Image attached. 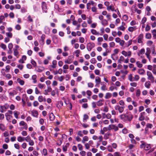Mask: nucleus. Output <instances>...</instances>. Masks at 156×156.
<instances>
[{
    "instance_id": "13",
    "label": "nucleus",
    "mask_w": 156,
    "mask_h": 156,
    "mask_svg": "<svg viewBox=\"0 0 156 156\" xmlns=\"http://www.w3.org/2000/svg\"><path fill=\"white\" fill-rule=\"evenodd\" d=\"M104 100L103 99L100 100L97 102V105L98 106H102L104 103Z\"/></svg>"
},
{
    "instance_id": "4",
    "label": "nucleus",
    "mask_w": 156,
    "mask_h": 156,
    "mask_svg": "<svg viewBox=\"0 0 156 156\" xmlns=\"http://www.w3.org/2000/svg\"><path fill=\"white\" fill-rule=\"evenodd\" d=\"M95 46L94 43L90 42L88 43L87 44V48L88 51H90Z\"/></svg>"
},
{
    "instance_id": "31",
    "label": "nucleus",
    "mask_w": 156,
    "mask_h": 156,
    "mask_svg": "<svg viewBox=\"0 0 156 156\" xmlns=\"http://www.w3.org/2000/svg\"><path fill=\"white\" fill-rule=\"evenodd\" d=\"M91 32L92 34L94 35H99V33L97 32L94 29H91Z\"/></svg>"
},
{
    "instance_id": "23",
    "label": "nucleus",
    "mask_w": 156,
    "mask_h": 156,
    "mask_svg": "<svg viewBox=\"0 0 156 156\" xmlns=\"http://www.w3.org/2000/svg\"><path fill=\"white\" fill-rule=\"evenodd\" d=\"M45 33L46 34H48L50 32V29L47 26H45L44 27Z\"/></svg>"
},
{
    "instance_id": "17",
    "label": "nucleus",
    "mask_w": 156,
    "mask_h": 156,
    "mask_svg": "<svg viewBox=\"0 0 156 156\" xmlns=\"http://www.w3.org/2000/svg\"><path fill=\"white\" fill-rule=\"evenodd\" d=\"M107 9L108 11L111 10L112 11H113L114 10V7L113 5L112 4L109 6H108L107 7Z\"/></svg>"
},
{
    "instance_id": "47",
    "label": "nucleus",
    "mask_w": 156,
    "mask_h": 156,
    "mask_svg": "<svg viewBox=\"0 0 156 156\" xmlns=\"http://www.w3.org/2000/svg\"><path fill=\"white\" fill-rule=\"evenodd\" d=\"M38 100L40 102H41L44 100L43 96L41 95L38 98Z\"/></svg>"
},
{
    "instance_id": "64",
    "label": "nucleus",
    "mask_w": 156,
    "mask_h": 156,
    "mask_svg": "<svg viewBox=\"0 0 156 156\" xmlns=\"http://www.w3.org/2000/svg\"><path fill=\"white\" fill-rule=\"evenodd\" d=\"M152 33L153 35V37L156 36V30L154 29L152 31Z\"/></svg>"
},
{
    "instance_id": "11",
    "label": "nucleus",
    "mask_w": 156,
    "mask_h": 156,
    "mask_svg": "<svg viewBox=\"0 0 156 156\" xmlns=\"http://www.w3.org/2000/svg\"><path fill=\"white\" fill-rule=\"evenodd\" d=\"M145 112H142L140 114V116L139 118V120L140 121H142L144 119V115Z\"/></svg>"
},
{
    "instance_id": "29",
    "label": "nucleus",
    "mask_w": 156,
    "mask_h": 156,
    "mask_svg": "<svg viewBox=\"0 0 156 156\" xmlns=\"http://www.w3.org/2000/svg\"><path fill=\"white\" fill-rule=\"evenodd\" d=\"M17 140L19 142H22L25 140L24 137L19 136L17 138Z\"/></svg>"
},
{
    "instance_id": "8",
    "label": "nucleus",
    "mask_w": 156,
    "mask_h": 156,
    "mask_svg": "<svg viewBox=\"0 0 156 156\" xmlns=\"http://www.w3.org/2000/svg\"><path fill=\"white\" fill-rule=\"evenodd\" d=\"M144 38V35L143 34H140L138 37V43H143L142 40Z\"/></svg>"
},
{
    "instance_id": "5",
    "label": "nucleus",
    "mask_w": 156,
    "mask_h": 156,
    "mask_svg": "<svg viewBox=\"0 0 156 156\" xmlns=\"http://www.w3.org/2000/svg\"><path fill=\"white\" fill-rule=\"evenodd\" d=\"M124 106H120L119 105H117L115 106V110H118L119 113H122L124 110Z\"/></svg>"
},
{
    "instance_id": "28",
    "label": "nucleus",
    "mask_w": 156,
    "mask_h": 156,
    "mask_svg": "<svg viewBox=\"0 0 156 156\" xmlns=\"http://www.w3.org/2000/svg\"><path fill=\"white\" fill-rule=\"evenodd\" d=\"M112 96V94L110 93H107L106 94L105 98L106 99L110 98Z\"/></svg>"
},
{
    "instance_id": "24",
    "label": "nucleus",
    "mask_w": 156,
    "mask_h": 156,
    "mask_svg": "<svg viewBox=\"0 0 156 156\" xmlns=\"http://www.w3.org/2000/svg\"><path fill=\"white\" fill-rule=\"evenodd\" d=\"M145 50L144 49L142 48L141 49L140 51H139L137 53L138 55L139 56H140L141 55L143 54L144 53Z\"/></svg>"
},
{
    "instance_id": "36",
    "label": "nucleus",
    "mask_w": 156,
    "mask_h": 156,
    "mask_svg": "<svg viewBox=\"0 0 156 156\" xmlns=\"http://www.w3.org/2000/svg\"><path fill=\"white\" fill-rule=\"evenodd\" d=\"M151 35L149 33H146L145 35V38L147 39H150L151 38Z\"/></svg>"
},
{
    "instance_id": "26",
    "label": "nucleus",
    "mask_w": 156,
    "mask_h": 156,
    "mask_svg": "<svg viewBox=\"0 0 156 156\" xmlns=\"http://www.w3.org/2000/svg\"><path fill=\"white\" fill-rule=\"evenodd\" d=\"M101 24L104 26L107 25H108V22L106 20H102L101 21Z\"/></svg>"
},
{
    "instance_id": "14",
    "label": "nucleus",
    "mask_w": 156,
    "mask_h": 156,
    "mask_svg": "<svg viewBox=\"0 0 156 156\" xmlns=\"http://www.w3.org/2000/svg\"><path fill=\"white\" fill-rule=\"evenodd\" d=\"M119 52L118 49H115L114 50V53L112 55H111V58L113 60H115L114 58H113V56L115 55V54H117Z\"/></svg>"
},
{
    "instance_id": "60",
    "label": "nucleus",
    "mask_w": 156,
    "mask_h": 156,
    "mask_svg": "<svg viewBox=\"0 0 156 156\" xmlns=\"http://www.w3.org/2000/svg\"><path fill=\"white\" fill-rule=\"evenodd\" d=\"M92 22V17L90 16L89 17L87 20V23L88 24H90Z\"/></svg>"
},
{
    "instance_id": "16",
    "label": "nucleus",
    "mask_w": 156,
    "mask_h": 156,
    "mask_svg": "<svg viewBox=\"0 0 156 156\" xmlns=\"http://www.w3.org/2000/svg\"><path fill=\"white\" fill-rule=\"evenodd\" d=\"M89 116L88 115L86 114H84L83 115V122H86L87 121V120L89 119Z\"/></svg>"
},
{
    "instance_id": "39",
    "label": "nucleus",
    "mask_w": 156,
    "mask_h": 156,
    "mask_svg": "<svg viewBox=\"0 0 156 156\" xmlns=\"http://www.w3.org/2000/svg\"><path fill=\"white\" fill-rule=\"evenodd\" d=\"M125 29V27L123 26H121L117 28L118 30H120L122 31H124Z\"/></svg>"
},
{
    "instance_id": "10",
    "label": "nucleus",
    "mask_w": 156,
    "mask_h": 156,
    "mask_svg": "<svg viewBox=\"0 0 156 156\" xmlns=\"http://www.w3.org/2000/svg\"><path fill=\"white\" fill-rule=\"evenodd\" d=\"M42 8L43 11L45 12H47V7L46 3L45 2L42 3Z\"/></svg>"
},
{
    "instance_id": "22",
    "label": "nucleus",
    "mask_w": 156,
    "mask_h": 156,
    "mask_svg": "<svg viewBox=\"0 0 156 156\" xmlns=\"http://www.w3.org/2000/svg\"><path fill=\"white\" fill-rule=\"evenodd\" d=\"M145 71L143 69H139L138 71V73L140 75H144L145 73Z\"/></svg>"
},
{
    "instance_id": "21",
    "label": "nucleus",
    "mask_w": 156,
    "mask_h": 156,
    "mask_svg": "<svg viewBox=\"0 0 156 156\" xmlns=\"http://www.w3.org/2000/svg\"><path fill=\"white\" fill-rule=\"evenodd\" d=\"M17 81L18 82L20 85H23L24 83V81L21 80L20 79L18 78L17 79Z\"/></svg>"
},
{
    "instance_id": "44",
    "label": "nucleus",
    "mask_w": 156,
    "mask_h": 156,
    "mask_svg": "<svg viewBox=\"0 0 156 156\" xmlns=\"http://www.w3.org/2000/svg\"><path fill=\"white\" fill-rule=\"evenodd\" d=\"M0 108H1L0 112L2 113H3L6 111L5 110L4 108L3 105H0Z\"/></svg>"
},
{
    "instance_id": "12",
    "label": "nucleus",
    "mask_w": 156,
    "mask_h": 156,
    "mask_svg": "<svg viewBox=\"0 0 156 156\" xmlns=\"http://www.w3.org/2000/svg\"><path fill=\"white\" fill-rule=\"evenodd\" d=\"M45 35L44 34H43L41 36V39L40 41V43L41 44H44V40L45 38Z\"/></svg>"
},
{
    "instance_id": "25",
    "label": "nucleus",
    "mask_w": 156,
    "mask_h": 156,
    "mask_svg": "<svg viewBox=\"0 0 156 156\" xmlns=\"http://www.w3.org/2000/svg\"><path fill=\"white\" fill-rule=\"evenodd\" d=\"M89 138L88 136H85L83 137V140L82 141V142L84 144L85 141H88Z\"/></svg>"
},
{
    "instance_id": "55",
    "label": "nucleus",
    "mask_w": 156,
    "mask_h": 156,
    "mask_svg": "<svg viewBox=\"0 0 156 156\" xmlns=\"http://www.w3.org/2000/svg\"><path fill=\"white\" fill-rule=\"evenodd\" d=\"M48 91L49 92H51L52 91V88L50 86H48L47 87V89L44 90V91Z\"/></svg>"
},
{
    "instance_id": "15",
    "label": "nucleus",
    "mask_w": 156,
    "mask_h": 156,
    "mask_svg": "<svg viewBox=\"0 0 156 156\" xmlns=\"http://www.w3.org/2000/svg\"><path fill=\"white\" fill-rule=\"evenodd\" d=\"M5 115L6 117V120L8 121H9L12 117V116L9 115L7 113L5 114Z\"/></svg>"
},
{
    "instance_id": "61",
    "label": "nucleus",
    "mask_w": 156,
    "mask_h": 156,
    "mask_svg": "<svg viewBox=\"0 0 156 156\" xmlns=\"http://www.w3.org/2000/svg\"><path fill=\"white\" fill-rule=\"evenodd\" d=\"M3 106L4 108L5 109L6 111L7 109L9 108V105L7 104H5Z\"/></svg>"
},
{
    "instance_id": "30",
    "label": "nucleus",
    "mask_w": 156,
    "mask_h": 156,
    "mask_svg": "<svg viewBox=\"0 0 156 156\" xmlns=\"http://www.w3.org/2000/svg\"><path fill=\"white\" fill-rule=\"evenodd\" d=\"M0 129L2 131H4L5 130V127L3 124H0Z\"/></svg>"
},
{
    "instance_id": "6",
    "label": "nucleus",
    "mask_w": 156,
    "mask_h": 156,
    "mask_svg": "<svg viewBox=\"0 0 156 156\" xmlns=\"http://www.w3.org/2000/svg\"><path fill=\"white\" fill-rule=\"evenodd\" d=\"M108 128V129L109 130H110L112 129H114L115 131H117L119 129L118 126L113 124L109 125Z\"/></svg>"
},
{
    "instance_id": "46",
    "label": "nucleus",
    "mask_w": 156,
    "mask_h": 156,
    "mask_svg": "<svg viewBox=\"0 0 156 156\" xmlns=\"http://www.w3.org/2000/svg\"><path fill=\"white\" fill-rule=\"evenodd\" d=\"M25 140L27 142H29L31 139L30 137L29 136H28L25 138H24Z\"/></svg>"
},
{
    "instance_id": "42",
    "label": "nucleus",
    "mask_w": 156,
    "mask_h": 156,
    "mask_svg": "<svg viewBox=\"0 0 156 156\" xmlns=\"http://www.w3.org/2000/svg\"><path fill=\"white\" fill-rule=\"evenodd\" d=\"M132 10L133 12L134 11H135V12H136L138 14H140V13H141V10H139L136 8H135L134 10H133V9H132Z\"/></svg>"
},
{
    "instance_id": "59",
    "label": "nucleus",
    "mask_w": 156,
    "mask_h": 156,
    "mask_svg": "<svg viewBox=\"0 0 156 156\" xmlns=\"http://www.w3.org/2000/svg\"><path fill=\"white\" fill-rule=\"evenodd\" d=\"M87 85L89 87L92 88L94 87V84L91 82L88 83Z\"/></svg>"
},
{
    "instance_id": "2",
    "label": "nucleus",
    "mask_w": 156,
    "mask_h": 156,
    "mask_svg": "<svg viewBox=\"0 0 156 156\" xmlns=\"http://www.w3.org/2000/svg\"><path fill=\"white\" fill-rule=\"evenodd\" d=\"M141 142V144L140 145L141 148H144L146 151L148 150L151 148L150 144H147L143 141H142Z\"/></svg>"
},
{
    "instance_id": "9",
    "label": "nucleus",
    "mask_w": 156,
    "mask_h": 156,
    "mask_svg": "<svg viewBox=\"0 0 156 156\" xmlns=\"http://www.w3.org/2000/svg\"><path fill=\"white\" fill-rule=\"evenodd\" d=\"M101 82V78L99 76H97L95 77V82L96 84L95 86L96 87H98L100 83Z\"/></svg>"
},
{
    "instance_id": "52",
    "label": "nucleus",
    "mask_w": 156,
    "mask_h": 156,
    "mask_svg": "<svg viewBox=\"0 0 156 156\" xmlns=\"http://www.w3.org/2000/svg\"><path fill=\"white\" fill-rule=\"evenodd\" d=\"M122 18L124 21H126L128 20V17L127 15H124L123 16Z\"/></svg>"
},
{
    "instance_id": "45",
    "label": "nucleus",
    "mask_w": 156,
    "mask_h": 156,
    "mask_svg": "<svg viewBox=\"0 0 156 156\" xmlns=\"http://www.w3.org/2000/svg\"><path fill=\"white\" fill-rule=\"evenodd\" d=\"M136 64L139 68H141L143 66L142 64L139 61H137L136 62Z\"/></svg>"
},
{
    "instance_id": "48",
    "label": "nucleus",
    "mask_w": 156,
    "mask_h": 156,
    "mask_svg": "<svg viewBox=\"0 0 156 156\" xmlns=\"http://www.w3.org/2000/svg\"><path fill=\"white\" fill-rule=\"evenodd\" d=\"M0 47L4 50H5L6 48V45L2 43L0 45Z\"/></svg>"
},
{
    "instance_id": "37",
    "label": "nucleus",
    "mask_w": 156,
    "mask_h": 156,
    "mask_svg": "<svg viewBox=\"0 0 156 156\" xmlns=\"http://www.w3.org/2000/svg\"><path fill=\"white\" fill-rule=\"evenodd\" d=\"M128 79L130 81H134V79L133 78V77L132 76V74H130L129 76H128Z\"/></svg>"
},
{
    "instance_id": "41",
    "label": "nucleus",
    "mask_w": 156,
    "mask_h": 156,
    "mask_svg": "<svg viewBox=\"0 0 156 156\" xmlns=\"http://www.w3.org/2000/svg\"><path fill=\"white\" fill-rule=\"evenodd\" d=\"M140 77L139 75H136L134 76V77L133 78L134 81H137L139 79Z\"/></svg>"
},
{
    "instance_id": "56",
    "label": "nucleus",
    "mask_w": 156,
    "mask_h": 156,
    "mask_svg": "<svg viewBox=\"0 0 156 156\" xmlns=\"http://www.w3.org/2000/svg\"><path fill=\"white\" fill-rule=\"evenodd\" d=\"M90 62L92 64H95L96 63L97 61L95 59V58H92L90 61Z\"/></svg>"
},
{
    "instance_id": "40",
    "label": "nucleus",
    "mask_w": 156,
    "mask_h": 156,
    "mask_svg": "<svg viewBox=\"0 0 156 156\" xmlns=\"http://www.w3.org/2000/svg\"><path fill=\"white\" fill-rule=\"evenodd\" d=\"M101 89L103 91H105L107 90V88L106 85L104 84H103V86L101 87Z\"/></svg>"
},
{
    "instance_id": "34",
    "label": "nucleus",
    "mask_w": 156,
    "mask_h": 156,
    "mask_svg": "<svg viewBox=\"0 0 156 156\" xmlns=\"http://www.w3.org/2000/svg\"><path fill=\"white\" fill-rule=\"evenodd\" d=\"M124 60V58L122 56H121L120 57L118 61L120 63H121L122 62H123Z\"/></svg>"
},
{
    "instance_id": "51",
    "label": "nucleus",
    "mask_w": 156,
    "mask_h": 156,
    "mask_svg": "<svg viewBox=\"0 0 156 156\" xmlns=\"http://www.w3.org/2000/svg\"><path fill=\"white\" fill-rule=\"evenodd\" d=\"M64 77L63 76H61L60 77H58V80L60 81H62L64 79Z\"/></svg>"
},
{
    "instance_id": "18",
    "label": "nucleus",
    "mask_w": 156,
    "mask_h": 156,
    "mask_svg": "<svg viewBox=\"0 0 156 156\" xmlns=\"http://www.w3.org/2000/svg\"><path fill=\"white\" fill-rule=\"evenodd\" d=\"M55 116L54 115V114L52 113H51L49 115V119L51 121H53L55 118Z\"/></svg>"
},
{
    "instance_id": "32",
    "label": "nucleus",
    "mask_w": 156,
    "mask_h": 156,
    "mask_svg": "<svg viewBox=\"0 0 156 156\" xmlns=\"http://www.w3.org/2000/svg\"><path fill=\"white\" fill-rule=\"evenodd\" d=\"M42 154L44 156H47L48 154V151L47 149L44 148L43 150Z\"/></svg>"
},
{
    "instance_id": "20",
    "label": "nucleus",
    "mask_w": 156,
    "mask_h": 156,
    "mask_svg": "<svg viewBox=\"0 0 156 156\" xmlns=\"http://www.w3.org/2000/svg\"><path fill=\"white\" fill-rule=\"evenodd\" d=\"M32 114L33 116L37 117L38 115V112L37 111L33 110L32 111Z\"/></svg>"
},
{
    "instance_id": "38",
    "label": "nucleus",
    "mask_w": 156,
    "mask_h": 156,
    "mask_svg": "<svg viewBox=\"0 0 156 156\" xmlns=\"http://www.w3.org/2000/svg\"><path fill=\"white\" fill-rule=\"evenodd\" d=\"M132 40H130L128 41L125 44L126 45L127 47H128L129 46L131 45L132 44Z\"/></svg>"
},
{
    "instance_id": "43",
    "label": "nucleus",
    "mask_w": 156,
    "mask_h": 156,
    "mask_svg": "<svg viewBox=\"0 0 156 156\" xmlns=\"http://www.w3.org/2000/svg\"><path fill=\"white\" fill-rule=\"evenodd\" d=\"M27 142H28V144L30 146H33L34 145V142L32 140H31Z\"/></svg>"
},
{
    "instance_id": "3",
    "label": "nucleus",
    "mask_w": 156,
    "mask_h": 156,
    "mask_svg": "<svg viewBox=\"0 0 156 156\" xmlns=\"http://www.w3.org/2000/svg\"><path fill=\"white\" fill-rule=\"evenodd\" d=\"M147 75L148 76L147 79L150 80L151 83H153L154 82V78L151 72L149 71H147Z\"/></svg>"
},
{
    "instance_id": "7",
    "label": "nucleus",
    "mask_w": 156,
    "mask_h": 156,
    "mask_svg": "<svg viewBox=\"0 0 156 156\" xmlns=\"http://www.w3.org/2000/svg\"><path fill=\"white\" fill-rule=\"evenodd\" d=\"M73 58L74 57L73 55L69 56L68 59L65 61V63L68 64H70L72 62Z\"/></svg>"
},
{
    "instance_id": "1",
    "label": "nucleus",
    "mask_w": 156,
    "mask_h": 156,
    "mask_svg": "<svg viewBox=\"0 0 156 156\" xmlns=\"http://www.w3.org/2000/svg\"><path fill=\"white\" fill-rule=\"evenodd\" d=\"M133 117V116L130 112L126 113L125 114H121L120 116V119L124 122L130 121Z\"/></svg>"
},
{
    "instance_id": "27",
    "label": "nucleus",
    "mask_w": 156,
    "mask_h": 156,
    "mask_svg": "<svg viewBox=\"0 0 156 156\" xmlns=\"http://www.w3.org/2000/svg\"><path fill=\"white\" fill-rule=\"evenodd\" d=\"M150 85L151 83L150 81H147L145 83V86L147 88H150Z\"/></svg>"
},
{
    "instance_id": "58",
    "label": "nucleus",
    "mask_w": 156,
    "mask_h": 156,
    "mask_svg": "<svg viewBox=\"0 0 156 156\" xmlns=\"http://www.w3.org/2000/svg\"><path fill=\"white\" fill-rule=\"evenodd\" d=\"M14 55L15 56H16L19 54V52L17 51V49H14Z\"/></svg>"
},
{
    "instance_id": "35",
    "label": "nucleus",
    "mask_w": 156,
    "mask_h": 156,
    "mask_svg": "<svg viewBox=\"0 0 156 156\" xmlns=\"http://www.w3.org/2000/svg\"><path fill=\"white\" fill-rule=\"evenodd\" d=\"M37 86L40 89H42L45 87V85L44 84L39 83L38 84Z\"/></svg>"
},
{
    "instance_id": "50",
    "label": "nucleus",
    "mask_w": 156,
    "mask_h": 156,
    "mask_svg": "<svg viewBox=\"0 0 156 156\" xmlns=\"http://www.w3.org/2000/svg\"><path fill=\"white\" fill-rule=\"evenodd\" d=\"M80 103L82 102H87V100L86 98H83L81 100H80Z\"/></svg>"
},
{
    "instance_id": "33",
    "label": "nucleus",
    "mask_w": 156,
    "mask_h": 156,
    "mask_svg": "<svg viewBox=\"0 0 156 156\" xmlns=\"http://www.w3.org/2000/svg\"><path fill=\"white\" fill-rule=\"evenodd\" d=\"M20 113L19 112L17 111H15L14 112V115L16 119H18V115H20Z\"/></svg>"
},
{
    "instance_id": "57",
    "label": "nucleus",
    "mask_w": 156,
    "mask_h": 156,
    "mask_svg": "<svg viewBox=\"0 0 156 156\" xmlns=\"http://www.w3.org/2000/svg\"><path fill=\"white\" fill-rule=\"evenodd\" d=\"M140 89H138L137 90L136 92V96L137 97H139L140 96Z\"/></svg>"
},
{
    "instance_id": "19",
    "label": "nucleus",
    "mask_w": 156,
    "mask_h": 156,
    "mask_svg": "<svg viewBox=\"0 0 156 156\" xmlns=\"http://www.w3.org/2000/svg\"><path fill=\"white\" fill-rule=\"evenodd\" d=\"M16 94L17 92L16 90H13L12 92H9V95L11 97H13L14 95Z\"/></svg>"
},
{
    "instance_id": "63",
    "label": "nucleus",
    "mask_w": 156,
    "mask_h": 156,
    "mask_svg": "<svg viewBox=\"0 0 156 156\" xmlns=\"http://www.w3.org/2000/svg\"><path fill=\"white\" fill-rule=\"evenodd\" d=\"M153 43L152 41H148L147 42V45L148 46H151Z\"/></svg>"
},
{
    "instance_id": "53",
    "label": "nucleus",
    "mask_w": 156,
    "mask_h": 156,
    "mask_svg": "<svg viewBox=\"0 0 156 156\" xmlns=\"http://www.w3.org/2000/svg\"><path fill=\"white\" fill-rule=\"evenodd\" d=\"M89 2L90 3V5H92L94 6H96L97 5V3L94 2L93 1H90Z\"/></svg>"
},
{
    "instance_id": "62",
    "label": "nucleus",
    "mask_w": 156,
    "mask_h": 156,
    "mask_svg": "<svg viewBox=\"0 0 156 156\" xmlns=\"http://www.w3.org/2000/svg\"><path fill=\"white\" fill-rule=\"evenodd\" d=\"M130 85L133 87H136L137 85V83L135 82H132L130 83Z\"/></svg>"
},
{
    "instance_id": "49",
    "label": "nucleus",
    "mask_w": 156,
    "mask_h": 156,
    "mask_svg": "<svg viewBox=\"0 0 156 156\" xmlns=\"http://www.w3.org/2000/svg\"><path fill=\"white\" fill-rule=\"evenodd\" d=\"M77 134L80 137H82L83 136V132L81 130L78 131V132L77 133Z\"/></svg>"
},
{
    "instance_id": "54",
    "label": "nucleus",
    "mask_w": 156,
    "mask_h": 156,
    "mask_svg": "<svg viewBox=\"0 0 156 156\" xmlns=\"http://www.w3.org/2000/svg\"><path fill=\"white\" fill-rule=\"evenodd\" d=\"M114 156H121V153L119 152H116L114 153Z\"/></svg>"
}]
</instances>
